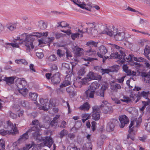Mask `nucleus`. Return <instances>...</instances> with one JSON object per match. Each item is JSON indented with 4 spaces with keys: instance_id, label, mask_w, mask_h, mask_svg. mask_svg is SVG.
Masks as SVG:
<instances>
[{
    "instance_id": "nucleus-1",
    "label": "nucleus",
    "mask_w": 150,
    "mask_h": 150,
    "mask_svg": "<svg viewBox=\"0 0 150 150\" xmlns=\"http://www.w3.org/2000/svg\"><path fill=\"white\" fill-rule=\"evenodd\" d=\"M31 125H34L30 127L24 134L21 136L18 139V141L25 140L28 139L29 135H31L34 139H38V137L40 136L39 132L43 126L41 125L38 120H33L30 124Z\"/></svg>"
},
{
    "instance_id": "nucleus-2",
    "label": "nucleus",
    "mask_w": 150,
    "mask_h": 150,
    "mask_svg": "<svg viewBox=\"0 0 150 150\" xmlns=\"http://www.w3.org/2000/svg\"><path fill=\"white\" fill-rule=\"evenodd\" d=\"M48 33H34L28 35H26V33L23 34L22 36L25 35V46L26 47V50L27 52H30L31 50L34 48V46L33 42L35 40V38L32 37L33 36L40 37L42 36L47 37Z\"/></svg>"
},
{
    "instance_id": "nucleus-3",
    "label": "nucleus",
    "mask_w": 150,
    "mask_h": 150,
    "mask_svg": "<svg viewBox=\"0 0 150 150\" xmlns=\"http://www.w3.org/2000/svg\"><path fill=\"white\" fill-rule=\"evenodd\" d=\"M104 30L102 32V33L107 34L110 36H112L113 34L114 36L115 40L117 41L123 40L125 38V34L124 32H121L119 30L116 31L115 34H114L108 28L107 26H104Z\"/></svg>"
},
{
    "instance_id": "nucleus-4",
    "label": "nucleus",
    "mask_w": 150,
    "mask_h": 150,
    "mask_svg": "<svg viewBox=\"0 0 150 150\" xmlns=\"http://www.w3.org/2000/svg\"><path fill=\"white\" fill-rule=\"evenodd\" d=\"M142 122V119L141 118H139L138 120L133 121H131V123L129 126V129L128 130L129 134L127 136V138H130L132 140L134 139V137L131 136V133L134 130L133 128L138 127L140 125L141 123Z\"/></svg>"
},
{
    "instance_id": "nucleus-5",
    "label": "nucleus",
    "mask_w": 150,
    "mask_h": 150,
    "mask_svg": "<svg viewBox=\"0 0 150 150\" xmlns=\"http://www.w3.org/2000/svg\"><path fill=\"white\" fill-rule=\"evenodd\" d=\"M88 25V28L85 29H83L82 30H80V29H78L77 31L79 32V33L82 34L83 33L87 32L88 34H93L92 31L97 30L96 28L98 25L94 23H89Z\"/></svg>"
},
{
    "instance_id": "nucleus-6",
    "label": "nucleus",
    "mask_w": 150,
    "mask_h": 150,
    "mask_svg": "<svg viewBox=\"0 0 150 150\" xmlns=\"http://www.w3.org/2000/svg\"><path fill=\"white\" fill-rule=\"evenodd\" d=\"M4 128L7 129L9 131L11 132V134H14L18 133V130L17 128L15 125V126L13 125L10 120L7 121L6 125L5 126Z\"/></svg>"
},
{
    "instance_id": "nucleus-7",
    "label": "nucleus",
    "mask_w": 150,
    "mask_h": 150,
    "mask_svg": "<svg viewBox=\"0 0 150 150\" xmlns=\"http://www.w3.org/2000/svg\"><path fill=\"white\" fill-rule=\"evenodd\" d=\"M99 109V107L97 105L92 107V118L95 121L98 120L100 118Z\"/></svg>"
},
{
    "instance_id": "nucleus-8",
    "label": "nucleus",
    "mask_w": 150,
    "mask_h": 150,
    "mask_svg": "<svg viewBox=\"0 0 150 150\" xmlns=\"http://www.w3.org/2000/svg\"><path fill=\"white\" fill-rule=\"evenodd\" d=\"M99 52H98L97 54L98 56L100 57L103 58V61L104 62L105 59H107L104 55L108 52V50L106 47L103 46H100L99 48Z\"/></svg>"
},
{
    "instance_id": "nucleus-9",
    "label": "nucleus",
    "mask_w": 150,
    "mask_h": 150,
    "mask_svg": "<svg viewBox=\"0 0 150 150\" xmlns=\"http://www.w3.org/2000/svg\"><path fill=\"white\" fill-rule=\"evenodd\" d=\"M117 122V121L116 119H111L109 122L106 127V130L108 132H111L113 131L115 128V125Z\"/></svg>"
},
{
    "instance_id": "nucleus-10",
    "label": "nucleus",
    "mask_w": 150,
    "mask_h": 150,
    "mask_svg": "<svg viewBox=\"0 0 150 150\" xmlns=\"http://www.w3.org/2000/svg\"><path fill=\"white\" fill-rule=\"evenodd\" d=\"M61 80L60 75L59 73L54 74L51 77V81L52 83L54 85L58 84Z\"/></svg>"
},
{
    "instance_id": "nucleus-11",
    "label": "nucleus",
    "mask_w": 150,
    "mask_h": 150,
    "mask_svg": "<svg viewBox=\"0 0 150 150\" xmlns=\"http://www.w3.org/2000/svg\"><path fill=\"white\" fill-rule=\"evenodd\" d=\"M16 84L19 89L24 88L27 85L26 81L24 78L18 79L17 80Z\"/></svg>"
},
{
    "instance_id": "nucleus-12",
    "label": "nucleus",
    "mask_w": 150,
    "mask_h": 150,
    "mask_svg": "<svg viewBox=\"0 0 150 150\" xmlns=\"http://www.w3.org/2000/svg\"><path fill=\"white\" fill-rule=\"evenodd\" d=\"M25 38L24 40L23 39H20V37H18L17 39H15V40L14 41V43H6V45H11V46L13 47H15L16 48H18L19 47V45H21L22 43V42H20V41H24L25 42Z\"/></svg>"
},
{
    "instance_id": "nucleus-13",
    "label": "nucleus",
    "mask_w": 150,
    "mask_h": 150,
    "mask_svg": "<svg viewBox=\"0 0 150 150\" xmlns=\"http://www.w3.org/2000/svg\"><path fill=\"white\" fill-rule=\"evenodd\" d=\"M119 119L121 123L120 127L123 128L125 126L128 124L129 122V120L127 117L125 115H121L119 116Z\"/></svg>"
},
{
    "instance_id": "nucleus-14",
    "label": "nucleus",
    "mask_w": 150,
    "mask_h": 150,
    "mask_svg": "<svg viewBox=\"0 0 150 150\" xmlns=\"http://www.w3.org/2000/svg\"><path fill=\"white\" fill-rule=\"evenodd\" d=\"M110 56L114 58H117L120 60V63L123 64L125 62V56H122L119 52L116 51L115 53H113L110 55Z\"/></svg>"
},
{
    "instance_id": "nucleus-15",
    "label": "nucleus",
    "mask_w": 150,
    "mask_h": 150,
    "mask_svg": "<svg viewBox=\"0 0 150 150\" xmlns=\"http://www.w3.org/2000/svg\"><path fill=\"white\" fill-rule=\"evenodd\" d=\"M100 108L103 112L105 114L111 113L113 111L112 108L111 106L105 105L103 104H101Z\"/></svg>"
},
{
    "instance_id": "nucleus-16",
    "label": "nucleus",
    "mask_w": 150,
    "mask_h": 150,
    "mask_svg": "<svg viewBox=\"0 0 150 150\" xmlns=\"http://www.w3.org/2000/svg\"><path fill=\"white\" fill-rule=\"evenodd\" d=\"M87 76L90 81L94 79L99 80L102 78L101 76L99 75L97 76L96 74L92 71L89 72L87 74Z\"/></svg>"
},
{
    "instance_id": "nucleus-17",
    "label": "nucleus",
    "mask_w": 150,
    "mask_h": 150,
    "mask_svg": "<svg viewBox=\"0 0 150 150\" xmlns=\"http://www.w3.org/2000/svg\"><path fill=\"white\" fill-rule=\"evenodd\" d=\"M71 74L66 75L64 81L60 85V87L62 88L64 87L67 86L70 84L71 83Z\"/></svg>"
},
{
    "instance_id": "nucleus-18",
    "label": "nucleus",
    "mask_w": 150,
    "mask_h": 150,
    "mask_svg": "<svg viewBox=\"0 0 150 150\" xmlns=\"http://www.w3.org/2000/svg\"><path fill=\"white\" fill-rule=\"evenodd\" d=\"M110 89L115 92H117L118 90L120 89L121 88L120 84L114 82H112L110 83Z\"/></svg>"
},
{
    "instance_id": "nucleus-19",
    "label": "nucleus",
    "mask_w": 150,
    "mask_h": 150,
    "mask_svg": "<svg viewBox=\"0 0 150 150\" xmlns=\"http://www.w3.org/2000/svg\"><path fill=\"white\" fill-rule=\"evenodd\" d=\"M107 87L106 86H102L100 89L96 92V95L97 96L100 97H104L105 95V92L107 89Z\"/></svg>"
},
{
    "instance_id": "nucleus-20",
    "label": "nucleus",
    "mask_w": 150,
    "mask_h": 150,
    "mask_svg": "<svg viewBox=\"0 0 150 150\" xmlns=\"http://www.w3.org/2000/svg\"><path fill=\"white\" fill-rule=\"evenodd\" d=\"M74 51L76 56L77 57H79L83 54V50L78 46H76L74 47Z\"/></svg>"
},
{
    "instance_id": "nucleus-21",
    "label": "nucleus",
    "mask_w": 150,
    "mask_h": 150,
    "mask_svg": "<svg viewBox=\"0 0 150 150\" xmlns=\"http://www.w3.org/2000/svg\"><path fill=\"white\" fill-rule=\"evenodd\" d=\"M45 145L50 148L53 143V142L51 137H47L45 138V140L44 141Z\"/></svg>"
},
{
    "instance_id": "nucleus-22",
    "label": "nucleus",
    "mask_w": 150,
    "mask_h": 150,
    "mask_svg": "<svg viewBox=\"0 0 150 150\" xmlns=\"http://www.w3.org/2000/svg\"><path fill=\"white\" fill-rule=\"evenodd\" d=\"M15 79V78L13 76L6 77L4 78L3 80L6 82V84L10 85L13 83Z\"/></svg>"
},
{
    "instance_id": "nucleus-23",
    "label": "nucleus",
    "mask_w": 150,
    "mask_h": 150,
    "mask_svg": "<svg viewBox=\"0 0 150 150\" xmlns=\"http://www.w3.org/2000/svg\"><path fill=\"white\" fill-rule=\"evenodd\" d=\"M112 47L113 48H115L117 50L116 51L119 52V53L123 56H125V53L124 52V49L121 47H120L118 45L115 44L112 45Z\"/></svg>"
},
{
    "instance_id": "nucleus-24",
    "label": "nucleus",
    "mask_w": 150,
    "mask_h": 150,
    "mask_svg": "<svg viewBox=\"0 0 150 150\" xmlns=\"http://www.w3.org/2000/svg\"><path fill=\"white\" fill-rule=\"evenodd\" d=\"M85 54L88 56L95 55L96 53V51L94 50H92L90 47L88 49L85 50Z\"/></svg>"
},
{
    "instance_id": "nucleus-25",
    "label": "nucleus",
    "mask_w": 150,
    "mask_h": 150,
    "mask_svg": "<svg viewBox=\"0 0 150 150\" xmlns=\"http://www.w3.org/2000/svg\"><path fill=\"white\" fill-rule=\"evenodd\" d=\"M144 53L146 58L149 60H150V56L148 55L150 54V46H149L147 45L146 46L144 50Z\"/></svg>"
},
{
    "instance_id": "nucleus-26",
    "label": "nucleus",
    "mask_w": 150,
    "mask_h": 150,
    "mask_svg": "<svg viewBox=\"0 0 150 150\" xmlns=\"http://www.w3.org/2000/svg\"><path fill=\"white\" fill-rule=\"evenodd\" d=\"M6 26L8 29L12 31L16 28L17 24L16 23H8L6 24Z\"/></svg>"
},
{
    "instance_id": "nucleus-27",
    "label": "nucleus",
    "mask_w": 150,
    "mask_h": 150,
    "mask_svg": "<svg viewBox=\"0 0 150 150\" xmlns=\"http://www.w3.org/2000/svg\"><path fill=\"white\" fill-rule=\"evenodd\" d=\"M100 86V84L96 81L93 82L90 85V88L93 91L98 89Z\"/></svg>"
},
{
    "instance_id": "nucleus-28",
    "label": "nucleus",
    "mask_w": 150,
    "mask_h": 150,
    "mask_svg": "<svg viewBox=\"0 0 150 150\" xmlns=\"http://www.w3.org/2000/svg\"><path fill=\"white\" fill-rule=\"evenodd\" d=\"M95 91L87 90L85 91V94L87 97L93 98L94 96Z\"/></svg>"
},
{
    "instance_id": "nucleus-29",
    "label": "nucleus",
    "mask_w": 150,
    "mask_h": 150,
    "mask_svg": "<svg viewBox=\"0 0 150 150\" xmlns=\"http://www.w3.org/2000/svg\"><path fill=\"white\" fill-rule=\"evenodd\" d=\"M90 108V105L87 102L85 103L79 107L81 110L88 111Z\"/></svg>"
},
{
    "instance_id": "nucleus-30",
    "label": "nucleus",
    "mask_w": 150,
    "mask_h": 150,
    "mask_svg": "<svg viewBox=\"0 0 150 150\" xmlns=\"http://www.w3.org/2000/svg\"><path fill=\"white\" fill-rule=\"evenodd\" d=\"M149 94V91H148L146 92L143 91L140 93L139 92L138 95L140 96L143 97L144 98L148 100V99H149L148 98V96Z\"/></svg>"
},
{
    "instance_id": "nucleus-31",
    "label": "nucleus",
    "mask_w": 150,
    "mask_h": 150,
    "mask_svg": "<svg viewBox=\"0 0 150 150\" xmlns=\"http://www.w3.org/2000/svg\"><path fill=\"white\" fill-rule=\"evenodd\" d=\"M38 96V94L35 93L30 92L29 94V98L32 100L35 101Z\"/></svg>"
},
{
    "instance_id": "nucleus-32",
    "label": "nucleus",
    "mask_w": 150,
    "mask_h": 150,
    "mask_svg": "<svg viewBox=\"0 0 150 150\" xmlns=\"http://www.w3.org/2000/svg\"><path fill=\"white\" fill-rule=\"evenodd\" d=\"M73 85L75 87L81 88L83 84L81 81L76 79V80L74 81Z\"/></svg>"
},
{
    "instance_id": "nucleus-33",
    "label": "nucleus",
    "mask_w": 150,
    "mask_h": 150,
    "mask_svg": "<svg viewBox=\"0 0 150 150\" xmlns=\"http://www.w3.org/2000/svg\"><path fill=\"white\" fill-rule=\"evenodd\" d=\"M18 91L23 96L25 97L27 94L28 92V90L26 88H23V89H18Z\"/></svg>"
},
{
    "instance_id": "nucleus-34",
    "label": "nucleus",
    "mask_w": 150,
    "mask_h": 150,
    "mask_svg": "<svg viewBox=\"0 0 150 150\" xmlns=\"http://www.w3.org/2000/svg\"><path fill=\"white\" fill-rule=\"evenodd\" d=\"M83 150H91L92 149L91 144L89 143H86L82 148Z\"/></svg>"
},
{
    "instance_id": "nucleus-35",
    "label": "nucleus",
    "mask_w": 150,
    "mask_h": 150,
    "mask_svg": "<svg viewBox=\"0 0 150 150\" xmlns=\"http://www.w3.org/2000/svg\"><path fill=\"white\" fill-rule=\"evenodd\" d=\"M15 62L16 63L18 64H22L25 65H27L28 64V62L24 59H16Z\"/></svg>"
},
{
    "instance_id": "nucleus-36",
    "label": "nucleus",
    "mask_w": 150,
    "mask_h": 150,
    "mask_svg": "<svg viewBox=\"0 0 150 150\" xmlns=\"http://www.w3.org/2000/svg\"><path fill=\"white\" fill-rule=\"evenodd\" d=\"M143 75L145 77V81L147 83H150V75L149 74H146L144 73Z\"/></svg>"
},
{
    "instance_id": "nucleus-37",
    "label": "nucleus",
    "mask_w": 150,
    "mask_h": 150,
    "mask_svg": "<svg viewBox=\"0 0 150 150\" xmlns=\"http://www.w3.org/2000/svg\"><path fill=\"white\" fill-rule=\"evenodd\" d=\"M68 132L67 130L64 129L62 130L59 134L60 137L61 138H62L64 137L68 134Z\"/></svg>"
},
{
    "instance_id": "nucleus-38",
    "label": "nucleus",
    "mask_w": 150,
    "mask_h": 150,
    "mask_svg": "<svg viewBox=\"0 0 150 150\" xmlns=\"http://www.w3.org/2000/svg\"><path fill=\"white\" fill-rule=\"evenodd\" d=\"M80 36L81 37H83V35L82 34H80V33H73L71 35V37L72 39L74 40L76 38H79V36Z\"/></svg>"
},
{
    "instance_id": "nucleus-39",
    "label": "nucleus",
    "mask_w": 150,
    "mask_h": 150,
    "mask_svg": "<svg viewBox=\"0 0 150 150\" xmlns=\"http://www.w3.org/2000/svg\"><path fill=\"white\" fill-rule=\"evenodd\" d=\"M11 132L8 130H5L4 129L0 130V134L2 135L11 134Z\"/></svg>"
},
{
    "instance_id": "nucleus-40",
    "label": "nucleus",
    "mask_w": 150,
    "mask_h": 150,
    "mask_svg": "<svg viewBox=\"0 0 150 150\" xmlns=\"http://www.w3.org/2000/svg\"><path fill=\"white\" fill-rule=\"evenodd\" d=\"M77 6L82 9H85L88 11H90V8L87 7V5L84 3H83L81 4H80L79 3Z\"/></svg>"
},
{
    "instance_id": "nucleus-41",
    "label": "nucleus",
    "mask_w": 150,
    "mask_h": 150,
    "mask_svg": "<svg viewBox=\"0 0 150 150\" xmlns=\"http://www.w3.org/2000/svg\"><path fill=\"white\" fill-rule=\"evenodd\" d=\"M62 66L63 67H64L66 69L68 70V71H66V72L67 73L70 72L71 74V73L72 70L70 69L69 65L67 63H64L63 64Z\"/></svg>"
},
{
    "instance_id": "nucleus-42",
    "label": "nucleus",
    "mask_w": 150,
    "mask_h": 150,
    "mask_svg": "<svg viewBox=\"0 0 150 150\" xmlns=\"http://www.w3.org/2000/svg\"><path fill=\"white\" fill-rule=\"evenodd\" d=\"M148 42V41L146 40L143 39L140 40L138 42L139 45L143 47L144 45H146V44Z\"/></svg>"
},
{
    "instance_id": "nucleus-43",
    "label": "nucleus",
    "mask_w": 150,
    "mask_h": 150,
    "mask_svg": "<svg viewBox=\"0 0 150 150\" xmlns=\"http://www.w3.org/2000/svg\"><path fill=\"white\" fill-rule=\"evenodd\" d=\"M133 60L135 61L140 62L144 61L145 59L141 57H134Z\"/></svg>"
},
{
    "instance_id": "nucleus-44",
    "label": "nucleus",
    "mask_w": 150,
    "mask_h": 150,
    "mask_svg": "<svg viewBox=\"0 0 150 150\" xmlns=\"http://www.w3.org/2000/svg\"><path fill=\"white\" fill-rule=\"evenodd\" d=\"M5 149V142L3 139L0 140V150H4Z\"/></svg>"
},
{
    "instance_id": "nucleus-45",
    "label": "nucleus",
    "mask_w": 150,
    "mask_h": 150,
    "mask_svg": "<svg viewBox=\"0 0 150 150\" xmlns=\"http://www.w3.org/2000/svg\"><path fill=\"white\" fill-rule=\"evenodd\" d=\"M48 60L50 62H53L56 60L57 57L54 54L50 56L48 58Z\"/></svg>"
},
{
    "instance_id": "nucleus-46",
    "label": "nucleus",
    "mask_w": 150,
    "mask_h": 150,
    "mask_svg": "<svg viewBox=\"0 0 150 150\" xmlns=\"http://www.w3.org/2000/svg\"><path fill=\"white\" fill-rule=\"evenodd\" d=\"M86 71L85 68L83 67L81 68L78 72V74L79 76H82L85 73Z\"/></svg>"
},
{
    "instance_id": "nucleus-47",
    "label": "nucleus",
    "mask_w": 150,
    "mask_h": 150,
    "mask_svg": "<svg viewBox=\"0 0 150 150\" xmlns=\"http://www.w3.org/2000/svg\"><path fill=\"white\" fill-rule=\"evenodd\" d=\"M98 43V42H95L92 40H90L87 42L86 45L88 46L93 45L94 47H96Z\"/></svg>"
},
{
    "instance_id": "nucleus-48",
    "label": "nucleus",
    "mask_w": 150,
    "mask_h": 150,
    "mask_svg": "<svg viewBox=\"0 0 150 150\" xmlns=\"http://www.w3.org/2000/svg\"><path fill=\"white\" fill-rule=\"evenodd\" d=\"M122 102H125V103H128L129 102L131 101V100L129 97L126 96H123V98L120 99Z\"/></svg>"
},
{
    "instance_id": "nucleus-49",
    "label": "nucleus",
    "mask_w": 150,
    "mask_h": 150,
    "mask_svg": "<svg viewBox=\"0 0 150 150\" xmlns=\"http://www.w3.org/2000/svg\"><path fill=\"white\" fill-rule=\"evenodd\" d=\"M123 69L127 74L130 72V70L128 69V67L127 64H123L122 67Z\"/></svg>"
},
{
    "instance_id": "nucleus-50",
    "label": "nucleus",
    "mask_w": 150,
    "mask_h": 150,
    "mask_svg": "<svg viewBox=\"0 0 150 150\" xmlns=\"http://www.w3.org/2000/svg\"><path fill=\"white\" fill-rule=\"evenodd\" d=\"M39 26L41 29H44L47 27L46 23L44 22L41 21L39 23Z\"/></svg>"
},
{
    "instance_id": "nucleus-51",
    "label": "nucleus",
    "mask_w": 150,
    "mask_h": 150,
    "mask_svg": "<svg viewBox=\"0 0 150 150\" xmlns=\"http://www.w3.org/2000/svg\"><path fill=\"white\" fill-rule=\"evenodd\" d=\"M32 147V145L30 144H26L22 148L20 149V150H28Z\"/></svg>"
},
{
    "instance_id": "nucleus-52",
    "label": "nucleus",
    "mask_w": 150,
    "mask_h": 150,
    "mask_svg": "<svg viewBox=\"0 0 150 150\" xmlns=\"http://www.w3.org/2000/svg\"><path fill=\"white\" fill-rule=\"evenodd\" d=\"M126 55L125 56V59H126L128 61H131L133 59L134 55L133 54H130L127 57H125Z\"/></svg>"
},
{
    "instance_id": "nucleus-53",
    "label": "nucleus",
    "mask_w": 150,
    "mask_h": 150,
    "mask_svg": "<svg viewBox=\"0 0 150 150\" xmlns=\"http://www.w3.org/2000/svg\"><path fill=\"white\" fill-rule=\"evenodd\" d=\"M57 55L60 57H61L64 55V52L60 49L57 50Z\"/></svg>"
},
{
    "instance_id": "nucleus-54",
    "label": "nucleus",
    "mask_w": 150,
    "mask_h": 150,
    "mask_svg": "<svg viewBox=\"0 0 150 150\" xmlns=\"http://www.w3.org/2000/svg\"><path fill=\"white\" fill-rule=\"evenodd\" d=\"M8 113L10 117L13 119H15L17 117V115L12 112L11 111H9Z\"/></svg>"
},
{
    "instance_id": "nucleus-55",
    "label": "nucleus",
    "mask_w": 150,
    "mask_h": 150,
    "mask_svg": "<svg viewBox=\"0 0 150 150\" xmlns=\"http://www.w3.org/2000/svg\"><path fill=\"white\" fill-rule=\"evenodd\" d=\"M90 81L89 79H88V78L87 77L81 79V81L83 85L86 84L87 83Z\"/></svg>"
},
{
    "instance_id": "nucleus-56",
    "label": "nucleus",
    "mask_w": 150,
    "mask_h": 150,
    "mask_svg": "<svg viewBox=\"0 0 150 150\" xmlns=\"http://www.w3.org/2000/svg\"><path fill=\"white\" fill-rule=\"evenodd\" d=\"M68 148L69 149V150H80V149L78 148L75 145L72 146L71 144L68 146Z\"/></svg>"
},
{
    "instance_id": "nucleus-57",
    "label": "nucleus",
    "mask_w": 150,
    "mask_h": 150,
    "mask_svg": "<svg viewBox=\"0 0 150 150\" xmlns=\"http://www.w3.org/2000/svg\"><path fill=\"white\" fill-rule=\"evenodd\" d=\"M147 137L146 135L142 136V137H139V139L142 142H145L147 139Z\"/></svg>"
},
{
    "instance_id": "nucleus-58",
    "label": "nucleus",
    "mask_w": 150,
    "mask_h": 150,
    "mask_svg": "<svg viewBox=\"0 0 150 150\" xmlns=\"http://www.w3.org/2000/svg\"><path fill=\"white\" fill-rule=\"evenodd\" d=\"M91 114L88 113H83L82 115V118L89 119L91 117Z\"/></svg>"
},
{
    "instance_id": "nucleus-59",
    "label": "nucleus",
    "mask_w": 150,
    "mask_h": 150,
    "mask_svg": "<svg viewBox=\"0 0 150 150\" xmlns=\"http://www.w3.org/2000/svg\"><path fill=\"white\" fill-rule=\"evenodd\" d=\"M142 103L143 105V106L145 108L147 105L150 104V99H148L147 101H142Z\"/></svg>"
},
{
    "instance_id": "nucleus-60",
    "label": "nucleus",
    "mask_w": 150,
    "mask_h": 150,
    "mask_svg": "<svg viewBox=\"0 0 150 150\" xmlns=\"http://www.w3.org/2000/svg\"><path fill=\"white\" fill-rule=\"evenodd\" d=\"M97 142V144L98 145V147H100V148L101 146L103 143V139H101L100 138H99Z\"/></svg>"
},
{
    "instance_id": "nucleus-61",
    "label": "nucleus",
    "mask_w": 150,
    "mask_h": 150,
    "mask_svg": "<svg viewBox=\"0 0 150 150\" xmlns=\"http://www.w3.org/2000/svg\"><path fill=\"white\" fill-rule=\"evenodd\" d=\"M144 125L146 130L150 133V122L145 123Z\"/></svg>"
},
{
    "instance_id": "nucleus-62",
    "label": "nucleus",
    "mask_w": 150,
    "mask_h": 150,
    "mask_svg": "<svg viewBox=\"0 0 150 150\" xmlns=\"http://www.w3.org/2000/svg\"><path fill=\"white\" fill-rule=\"evenodd\" d=\"M39 101L41 105H44L45 104H46V103H47V100L46 99L44 100L43 98H40V99Z\"/></svg>"
},
{
    "instance_id": "nucleus-63",
    "label": "nucleus",
    "mask_w": 150,
    "mask_h": 150,
    "mask_svg": "<svg viewBox=\"0 0 150 150\" xmlns=\"http://www.w3.org/2000/svg\"><path fill=\"white\" fill-rule=\"evenodd\" d=\"M130 97L129 98L131 100V101H134L135 99L137 97V95L135 94H134L133 95L132 93H131L130 95Z\"/></svg>"
},
{
    "instance_id": "nucleus-64",
    "label": "nucleus",
    "mask_w": 150,
    "mask_h": 150,
    "mask_svg": "<svg viewBox=\"0 0 150 150\" xmlns=\"http://www.w3.org/2000/svg\"><path fill=\"white\" fill-rule=\"evenodd\" d=\"M67 125V122L64 120L63 121L61 124V125L59 126V127L60 128H65L66 126Z\"/></svg>"
}]
</instances>
